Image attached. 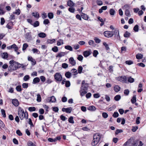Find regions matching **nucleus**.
<instances>
[{"label":"nucleus","instance_id":"obj_1","mask_svg":"<svg viewBox=\"0 0 146 146\" xmlns=\"http://www.w3.org/2000/svg\"><path fill=\"white\" fill-rule=\"evenodd\" d=\"M10 65L8 68V71L11 72L14 71L20 68L22 64L15 61L13 60H10L9 62Z\"/></svg>","mask_w":146,"mask_h":146},{"label":"nucleus","instance_id":"obj_2","mask_svg":"<svg viewBox=\"0 0 146 146\" xmlns=\"http://www.w3.org/2000/svg\"><path fill=\"white\" fill-rule=\"evenodd\" d=\"M18 114L21 120L23 119L24 118L27 119L28 117V112L24 111V110L21 107H19L18 109Z\"/></svg>","mask_w":146,"mask_h":146},{"label":"nucleus","instance_id":"obj_3","mask_svg":"<svg viewBox=\"0 0 146 146\" xmlns=\"http://www.w3.org/2000/svg\"><path fill=\"white\" fill-rule=\"evenodd\" d=\"M139 140H133V139L130 138L123 145V146H137L139 143Z\"/></svg>","mask_w":146,"mask_h":146},{"label":"nucleus","instance_id":"obj_4","mask_svg":"<svg viewBox=\"0 0 146 146\" xmlns=\"http://www.w3.org/2000/svg\"><path fill=\"white\" fill-rule=\"evenodd\" d=\"M100 136L101 135L98 133L94 135L93 139L91 143L92 146H95L98 143L100 138Z\"/></svg>","mask_w":146,"mask_h":146},{"label":"nucleus","instance_id":"obj_5","mask_svg":"<svg viewBox=\"0 0 146 146\" xmlns=\"http://www.w3.org/2000/svg\"><path fill=\"white\" fill-rule=\"evenodd\" d=\"M117 33V36H119V33L118 31H115L114 33L113 31H106L104 32V36L106 37L109 38L112 37L114 34V33Z\"/></svg>","mask_w":146,"mask_h":146},{"label":"nucleus","instance_id":"obj_6","mask_svg":"<svg viewBox=\"0 0 146 146\" xmlns=\"http://www.w3.org/2000/svg\"><path fill=\"white\" fill-rule=\"evenodd\" d=\"M54 77L56 82H61L62 79V75L59 72H56L54 75Z\"/></svg>","mask_w":146,"mask_h":146},{"label":"nucleus","instance_id":"obj_7","mask_svg":"<svg viewBox=\"0 0 146 146\" xmlns=\"http://www.w3.org/2000/svg\"><path fill=\"white\" fill-rule=\"evenodd\" d=\"M31 32L27 33L25 35V38L27 42H28L32 39Z\"/></svg>","mask_w":146,"mask_h":146},{"label":"nucleus","instance_id":"obj_8","mask_svg":"<svg viewBox=\"0 0 146 146\" xmlns=\"http://www.w3.org/2000/svg\"><path fill=\"white\" fill-rule=\"evenodd\" d=\"M117 80L121 82H126L127 81V79L125 76H121L118 77L117 78Z\"/></svg>","mask_w":146,"mask_h":146},{"label":"nucleus","instance_id":"obj_9","mask_svg":"<svg viewBox=\"0 0 146 146\" xmlns=\"http://www.w3.org/2000/svg\"><path fill=\"white\" fill-rule=\"evenodd\" d=\"M56 99L55 97L52 96L50 98H48L46 99V101L47 102H55Z\"/></svg>","mask_w":146,"mask_h":146},{"label":"nucleus","instance_id":"obj_10","mask_svg":"<svg viewBox=\"0 0 146 146\" xmlns=\"http://www.w3.org/2000/svg\"><path fill=\"white\" fill-rule=\"evenodd\" d=\"M28 59L29 61H30L31 62H32L31 64L33 66L36 64V62L35 60L33 59L31 56H28Z\"/></svg>","mask_w":146,"mask_h":146},{"label":"nucleus","instance_id":"obj_11","mask_svg":"<svg viewBox=\"0 0 146 146\" xmlns=\"http://www.w3.org/2000/svg\"><path fill=\"white\" fill-rule=\"evenodd\" d=\"M69 61L70 63L72 66H75L76 64L75 61L74 60L73 57H71L69 59Z\"/></svg>","mask_w":146,"mask_h":146},{"label":"nucleus","instance_id":"obj_12","mask_svg":"<svg viewBox=\"0 0 146 146\" xmlns=\"http://www.w3.org/2000/svg\"><path fill=\"white\" fill-rule=\"evenodd\" d=\"M67 4L69 7H72L74 6L75 3L71 0H69L67 1Z\"/></svg>","mask_w":146,"mask_h":146},{"label":"nucleus","instance_id":"obj_13","mask_svg":"<svg viewBox=\"0 0 146 146\" xmlns=\"http://www.w3.org/2000/svg\"><path fill=\"white\" fill-rule=\"evenodd\" d=\"M89 84H86L84 85H82L81 86V88L82 90H87L89 86Z\"/></svg>","mask_w":146,"mask_h":146},{"label":"nucleus","instance_id":"obj_14","mask_svg":"<svg viewBox=\"0 0 146 146\" xmlns=\"http://www.w3.org/2000/svg\"><path fill=\"white\" fill-rule=\"evenodd\" d=\"M12 103L15 106H17L19 105V102L18 100L16 99L13 100Z\"/></svg>","mask_w":146,"mask_h":146},{"label":"nucleus","instance_id":"obj_15","mask_svg":"<svg viewBox=\"0 0 146 146\" xmlns=\"http://www.w3.org/2000/svg\"><path fill=\"white\" fill-rule=\"evenodd\" d=\"M81 15V16L82 18L85 20H87L88 19V16L85 13H82Z\"/></svg>","mask_w":146,"mask_h":146},{"label":"nucleus","instance_id":"obj_16","mask_svg":"<svg viewBox=\"0 0 146 146\" xmlns=\"http://www.w3.org/2000/svg\"><path fill=\"white\" fill-rule=\"evenodd\" d=\"M13 23L12 22H11L9 23L6 25V27L9 29H13V27L11 26L13 25Z\"/></svg>","mask_w":146,"mask_h":146},{"label":"nucleus","instance_id":"obj_17","mask_svg":"<svg viewBox=\"0 0 146 146\" xmlns=\"http://www.w3.org/2000/svg\"><path fill=\"white\" fill-rule=\"evenodd\" d=\"M40 81V79L38 77L35 78L33 81L32 83L33 84H36L39 82Z\"/></svg>","mask_w":146,"mask_h":146},{"label":"nucleus","instance_id":"obj_18","mask_svg":"<svg viewBox=\"0 0 146 146\" xmlns=\"http://www.w3.org/2000/svg\"><path fill=\"white\" fill-rule=\"evenodd\" d=\"M66 54L65 52H61L58 53V54L56 56V57H61L64 56Z\"/></svg>","mask_w":146,"mask_h":146},{"label":"nucleus","instance_id":"obj_19","mask_svg":"<svg viewBox=\"0 0 146 146\" xmlns=\"http://www.w3.org/2000/svg\"><path fill=\"white\" fill-rule=\"evenodd\" d=\"M91 54L90 52L88 51H85L83 52V55L85 57L89 56Z\"/></svg>","mask_w":146,"mask_h":146},{"label":"nucleus","instance_id":"obj_20","mask_svg":"<svg viewBox=\"0 0 146 146\" xmlns=\"http://www.w3.org/2000/svg\"><path fill=\"white\" fill-rule=\"evenodd\" d=\"M1 127L4 129H7V127H5L4 124L3 122L0 119V129Z\"/></svg>","mask_w":146,"mask_h":146},{"label":"nucleus","instance_id":"obj_21","mask_svg":"<svg viewBox=\"0 0 146 146\" xmlns=\"http://www.w3.org/2000/svg\"><path fill=\"white\" fill-rule=\"evenodd\" d=\"M88 110L93 111H95L96 110V108L94 106H89L88 108Z\"/></svg>","mask_w":146,"mask_h":146},{"label":"nucleus","instance_id":"obj_22","mask_svg":"<svg viewBox=\"0 0 146 146\" xmlns=\"http://www.w3.org/2000/svg\"><path fill=\"white\" fill-rule=\"evenodd\" d=\"M120 87L118 85H115L114 87V90L116 92H118L120 91Z\"/></svg>","mask_w":146,"mask_h":146},{"label":"nucleus","instance_id":"obj_23","mask_svg":"<svg viewBox=\"0 0 146 146\" xmlns=\"http://www.w3.org/2000/svg\"><path fill=\"white\" fill-rule=\"evenodd\" d=\"M136 57L137 59L139 60L142 59L143 57V55L141 54H138L136 55Z\"/></svg>","mask_w":146,"mask_h":146},{"label":"nucleus","instance_id":"obj_24","mask_svg":"<svg viewBox=\"0 0 146 146\" xmlns=\"http://www.w3.org/2000/svg\"><path fill=\"white\" fill-rule=\"evenodd\" d=\"M131 35V33L127 31H126L123 35L126 38L129 37Z\"/></svg>","mask_w":146,"mask_h":146},{"label":"nucleus","instance_id":"obj_25","mask_svg":"<svg viewBox=\"0 0 146 146\" xmlns=\"http://www.w3.org/2000/svg\"><path fill=\"white\" fill-rule=\"evenodd\" d=\"M38 36L39 37L44 38L46 36V34L44 33H40L38 34Z\"/></svg>","mask_w":146,"mask_h":146},{"label":"nucleus","instance_id":"obj_26","mask_svg":"<svg viewBox=\"0 0 146 146\" xmlns=\"http://www.w3.org/2000/svg\"><path fill=\"white\" fill-rule=\"evenodd\" d=\"M65 76L67 78H70L71 76V73L69 72H67L65 74Z\"/></svg>","mask_w":146,"mask_h":146},{"label":"nucleus","instance_id":"obj_27","mask_svg":"<svg viewBox=\"0 0 146 146\" xmlns=\"http://www.w3.org/2000/svg\"><path fill=\"white\" fill-rule=\"evenodd\" d=\"M66 112L67 113H70L72 110V108L70 107L66 108Z\"/></svg>","mask_w":146,"mask_h":146},{"label":"nucleus","instance_id":"obj_28","mask_svg":"<svg viewBox=\"0 0 146 146\" xmlns=\"http://www.w3.org/2000/svg\"><path fill=\"white\" fill-rule=\"evenodd\" d=\"M3 58L4 59H6L8 57V55L7 52H4L3 53L2 55Z\"/></svg>","mask_w":146,"mask_h":146},{"label":"nucleus","instance_id":"obj_29","mask_svg":"<svg viewBox=\"0 0 146 146\" xmlns=\"http://www.w3.org/2000/svg\"><path fill=\"white\" fill-rule=\"evenodd\" d=\"M136 101V96L134 95L133 97L131 99V102L133 104H134Z\"/></svg>","mask_w":146,"mask_h":146},{"label":"nucleus","instance_id":"obj_30","mask_svg":"<svg viewBox=\"0 0 146 146\" xmlns=\"http://www.w3.org/2000/svg\"><path fill=\"white\" fill-rule=\"evenodd\" d=\"M31 25H33L34 27H36L39 26V23L38 21H36L33 24H31Z\"/></svg>","mask_w":146,"mask_h":146},{"label":"nucleus","instance_id":"obj_31","mask_svg":"<svg viewBox=\"0 0 146 146\" xmlns=\"http://www.w3.org/2000/svg\"><path fill=\"white\" fill-rule=\"evenodd\" d=\"M72 73L74 75H75L78 74V72H77V70L74 68L72 69L71 70Z\"/></svg>","mask_w":146,"mask_h":146},{"label":"nucleus","instance_id":"obj_32","mask_svg":"<svg viewBox=\"0 0 146 146\" xmlns=\"http://www.w3.org/2000/svg\"><path fill=\"white\" fill-rule=\"evenodd\" d=\"M125 14L127 17H130L131 16L130 11L128 9L125 10Z\"/></svg>","mask_w":146,"mask_h":146},{"label":"nucleus","instance_id":"obj_33","mask_svg":"<svg viewBox=\"0 0 146 146\" xmlns=\"http://www.w3.org/2000/svg\"><path fill=\"white\" fill-rule=\"evenodd\" d=\"M69 122L71 123H74V122L73 120V117L72 116L70 117L68 119Z\"/></svg>","mask_w":146,"mask_h":146},{"label":"nucleus","instance_id":"obj_34","mask_svg":"<svg viewBox=\"0 0 146 146\" xmlns=\"http://www.w3.org/2000/svg\"><path fill=\"white\" fill-rule=\"evenodd\" d=\"M65 48L66 49L69 50L70 51H72V47L70 45H67L66 46H65Z\"/></svg>","mask_w":146,"mask_h":146},{"label":"nucleus","instance_id":"obj_35","mask_svg":"<svg viewBox=\"0 0 146 146\" xmlns=\"http://www.w3.org/2000/svg\"><path fill=\"white\" fill-rule=\"evenodd\" d=\"M83 70V68L81 66H79L78 67V73L79 74H81L82 72V70Z\"/></svg>","mask_w":146,"mask_h":146},{"label":"nucleus","instance_id":"obj_36","mask_svg":"<svg viewBox=\"0 0 146 146\" xmlns=\"http://www.w3.org/2000/svg\"><path fill=\"white\" fill-rule=\"evenodd\" d=\"M21 12L20 10L19 9H18L16 10V11L13 12V14H17V15H19Z\"/></svg>","mask_w":146,"mask_h":146},{"label":"nucleus","instance_id":"obj_37","mask_svg":"<svg viewBox=\"0 0 146 146\" xmlns=\"http://www.w3.org/2000/svg\"><path fill=\"white\" fill-rule=\"evenodd\" d=\"M123 130L121 129H117L116 130L115 135H117L119 133H121L123 132Z\"/></svg>","mask_w":146,"mask_h":146},{"label":"nucleus","instance_id":"obj_38","mask_svg":"<svg viewBox=\"0 0 146 146\" xmlns=\"http://www.w3.org/2000/svg\"><path fill=\"white\" fill-rule=\"evenodd\" d=\"M1 114L3 115V117H6V114L5 110L3 109H2L1 110Z\"/></svg>","mask_w":146,"mask_h":146},{"label":"nucleus","instance_id":"obj_39","mask_svg":"<svg viewBox=\"0 0 146 146\" xmlns=\"http://www.w3.org/2000/svg\"><path fill=\"white\" fill-rule=\"evenodd\" d=\"M32 15L36 18H38L39 17V14L37 12L36 13L33 12L32 13Z\"/></svg>","mask_w":146,"mask_h":146},{"label":"nucleus","instance_id":"obj_40","mask_svg":"<svg viewBox=\"0 0 146 146\" xmlns=\"http://www.w3.org/2000/svg\"><path fill=\"white\" fill-rule=\"evenodd\" d=\"M121 96L119 95H118L114 97V99L115 100L118 101L121 99Z\"/></svg>","mask_w":146,"mask_h":146},{"label":"nucleus","instance_id":"obj_41","mask_svg":"<svg viewBox=\"0 0 146 146\" xmlns=\"http://www.w3.org/2000/svg\"><path fill=\"white\" fill-rule=\"evenodd\" d=\"M30 78L29 76L28 75H27L24 76L23 78V80L25 81L29 80Z\"/></svg>","mask_w":146,"mask_h":146},{"label":"nucleus","instance_id":"obj_42","mask_svg":"<svg viewBox=\"0 0 146 146\" xmlns=\"http://www.w3.org/2000/svg\"><path fill=\"white\" fill-rule=\"evenodd\" d=\"M63 44V40L62 39H60L57 42V45L58 46L60 45Z\"/></svg>","mask_w":146,"mask_h":146},{"label":"nucleus","instance_id":"obj_43","mask_svg":"<svg viewBox=\"0 0 146 146\" xmlns=\"http://www.w3.org/2000/svg\"><path fill=\"white\" fill-rule=\"evenodd\" d=\"M28 46V45L27 43H24L23 45V47L22 50L23 51L25 50L27 48Z\"/></svg>","mask_w":146,"mask_h":146},{"label":"nucleus","instance_id":"obj_44","mask_svg":"<svg viewBox=\"0 0 146 146\" xmlns=\"http://www.w3.org/2000/svg\"><path fill=\"white\" fill-rule=\"evenodd\" d=\"M48 16L49 19H52L53 18L54 15L52 13H49L48 14Z\"/></svg>","mask_w":146,"mask_h":146},{"label":"nucleus","instance_id":"obj_45","mask_svg":"<svg viewBox=\"0 0 146 146\" xmlns=\"http://www.w3.org/2000/svg\"><path fill=\"white\" fill-rule=\"evenodd\" d=\"M103 44L105 47L106 50H108L110 49L108 44L106 42H104L103 43Z\"/></svg>","mask_w":146,"mask_h":146},{"label":"nucleus","instance_id":"obj_46","mask_svg":"<svg viewBox=\"0 0 146 146\" xmlns=\"http://www.w3.org/2000/svg\"><path fill=\"white\" fill-rule=\"evenodd\" d=\"M36 100L38 102H40L41 101V98L40 95L39 94H38L37 95Z\"/></svg>","mask_w":146,"mask_h":146},{"label":"nucleus","instance_id":"obj_47","mask_svg":"<svg viewBox=\"0 0 146 146\" xmlns=\"http://www.w3.org/2000/svg\"><path fill=\"white\" fill-rule=\"evenodd\" d=\"M16 89L17 91L19 92H21L22 90L21 89V86L20 85L17 86L16 88Z\"/></svg>","mask_w":146,"mask_h":146},{"label":"nucleus","instance_id":"obj_48","mask_svg":"<svg viewBox=\"0 0 146 146\" xmlns=\"http://www.w3.org/2000/svg\"><path fill=\"white\" fill-rule=\"evenodd\" d=\"M109 13L111 15H114L115 14V10L113 9H110Z\"/></svg>","mask_w":146,"mask_h":146},{"label":"nucleus","instance_id":"obj_49","mask_svg":"<svg viewBox=\"0 0 146 146\" xmlns=\"http://www.w3.org/2000/svg\"><path fill=\"white\" fill-rule=\"evenodd\" d=\"M52 50L54 52H57L58 51V48L56 46H54V47L52 48Z\"/></svg>","mask_w":146,"mask_h":146},{"label":"nucleus","instance_id":"obj_50","mask_svg":"<svg viewBox=\"0 0 146 146\" xmlns=\"http://www.w3.org/2000/svg\"><path fill=\"white\" fill-rule=\"evenodd\" d=\"M128 81L130 83H132L134 81V78H131V77H130L128 78Z\"/></svg>","mask_w":146,"mask_h":146},{"label":"nucleus","instance_id":"obj_51","mask_svg":"<svg viewBox=\"0 0 146 146\" xmlns=\"http://www.w3.org/2000/svg\"><path fill=\"white\" fill-rule=\"evenodd\" d=\"M138 27H139V26H138V25H135L134 27L133 28V29L134 31L135 32H138L139 30Z\"/></svg>","mask_w":146,"mask_h":146},{"label":"nucleus","instance_id":"obj_52","mask_svg":"<svg viewBox=\"0 0 146 146\" xmlns=\"http://www.w3.org/2000/svg\"><path fill=\"white\" fill-rule=\"evenodd\" d=\"M28 110L30 111H34L36 110V108L34 107H30L29 108Z\"/></svg>","mask_w":146,"mask_h":146},{"label":"nucleus","instance_id":"obj_53","mask_svg":"<svg viewBox=\"0 0 146 146\" xmlns=\"http://www.w3.org/2000/svg\"><path fill=\"white\" fill-rule=\"evenodd\" d=\"M98 54V52L97 50H94L93 53V56L95 57H96Z\"/></svg>","mask_w":146,"mask_h":146},{"label":"nucleus","instance_id":"obj_54","mask_svg":"<svg viewBox=\"0 0 146 146\" xmlns=\"http://www.w3.org/2000/svg\"><path fill=\"white\" fill-rule=\"evenodd\" d=\"M68 67V64L66 63H64L62 64V67L64 68H66Z\"/></svg>","mask_w":146,"mask_h":146},{"label":"nucleus","instance_id":"obj_55","mask_svg":"<svg viewBox=\"0 0 146 146\" xmlns=\"http://www.w3.org/2000/svg\"><path fill=\"white\" fill-rule=\"evenodd\" d=\"M55 41V39H52V40H48L47 42L48 43L52 44Z\"/></svg>","mask_w":146,"mask_h":146},{"label":"nucleus","instance_id":"obj_56","mask_svg":"<svg viewBox=\"0 0 146 146\" xmlns=\"http://www.w3.org/2000/svg\"><path fill=\"white\" fill-rule=\"evenodd\" d=\"M83 57L82 55H79L78 56L77 59L80 61H82L83 60Z\"/></svg>","mask_w":146,"mask_h":146},{"label":"nucleus","instance_id":"obj_57","mask_svg":"<svg viewBox=\"0 0 146 146\" xmlns=\"http://www.w3.org/2000/svg\"><path fill=\"white\" fill-rule=\"evenodd\" d=\"M96 43H100L101 42V40L97 37H95L94 39Z\"/></svg>","mask_w":146,"mask_h":146},{"label":"nucleus","instance_id":"obj_58","mask_svg":"<svg viewBox=\"0 0 146 146\" xmlns=\"http://www.w3.org/2000/svg\"><path fill=\"white\" fill-rule=\"evenodd\" d=\"M70 85V83L69 81H66L65 83V86L66 87H68Z\"/></svg>","mask_w":146,"mask_h":146},{"label":"nucleus","instance_id":"obj_59","mask_svg":"<svg viewBox=\"0 0 146 146\" xmlns=\"http://www.w3.org/2000/svg\"><path fill=\"white\" fill-rule=\"evenodd\" d=\"M28 146H36L31 141H29L27 143Z\"/></svg>","mask_w":146,"mask_h":146},{"label":"nucleus","instance_id":"obj_60","mask_svg":"<svg viewBox=\"0 0 146 146\" xmlns=\"http://www.w3.org/2000/svg\"><path fill=\"white\" fill-rule=\"evenodd\" d=\"M102 116L104 118H106L108 117V115L106 113L103 112L102 113Z\"/></svg>","mask_w":146,"mask_h":146},{"label":"nucleus","instance_id":"obj_61","mask_svg":"<svg viewBox=\"0 0 146 146\" xmlns=\"http://www.w3.org/2000/svg\"><path fill=\"white\" fill-rule=\"evenodd\" d=\"M68 10L71 13H74L75 11V9L72 7H69Z\"/></svg>","mask_w":146,"mask_h":146},{"label":"nucleus","instance_id":"obj_62","mask_svg":"<svg viewBox=\"0 0 146 146\" xmlns=\"http://www.w3.org/2000/svg\"><path fill=\"white\" fill-rule=\"evenodd\" d=\"M123 8L125 9V10H127V9L129 10V6L128 4H126L124 5Z\"/></svg>","mask_w":146,"mask_h":146},{"label":"nucleus","instance_id":"obj_63","mask_svg":"<svg viewBox=\"0 0 146 146\" xmlns=\"http://www.w3.org/2000/svg\"><path fill=\"white\" fill-rule=\"evenodd\" d=\"M97 5H101L103 4L102 2L100 0H98L96 1Z\"/></svg>","mask_w":146,"mask_h":146},{"label":"nucleus","instance_id":"obj_64","mask_svg":"<svg viewBox=\"0 0 146 146\" xmlns=\"http://www.w3.org/2000/svg\"><path fill=\"white\" fill-rule=\"evenodd\" d=\"M125 63L128 65H131L133 63V62L131 60H127L125 62Z\"/></svg>","mask_w":146,"mask_h":146}]
</instances>
